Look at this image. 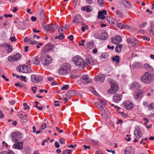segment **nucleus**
Returning a JSON list of instances; mask_svg holds the SVG:
<instances>
[{
  "instance_id": "25",
  "label": "nucleus",
  "mask_w": 154,
  "mask_h": 154,
  "mask_svg": "<svg viewBox=\"0 0 154 154\" xmlns=\"http://www.w3.org/2000/svg\"><path fill=\"white\" fill-rule=\"evenodd\" d=\"M75 92L73 90L69 91L66 93L67 97L69 98H71L73 95H75Z\"/></svg>"
},
{
  "instance_id": "27",
  "label": "nucleus",
  "mask_w": 154,
  "mask_h": 154,
  "mask_svg": "<svg viewBox=\"0 0 154 154\" xmlns=\"http://www.w3.org/2000/svg\"><path fill=\"white\" fill-rule=\"evenodd\" d=\"M100 39L106 40L107 38L108 35L107 32H104L101 35Z\"/></svg>"
},
{
  "instance_id": "44",
  "label": "nucleus",
  "mask_w": 154,
  "mask_h": 154,
  "mask_svg": "<svg viewBox=\"0 0 154 154\" xmlns=\"http://www.w3.org/2000/svg\"><path fill=\"white\" fill-rule=\"evenodd\" d=\"M119 113L122 115L123 117L127 118L128 117V115L127 114L124 113L123 112H120Z\"/></svg>"
},
{
  "instance_id": "52",
  "label": "nucleus",
  "mask_w": 154,
  "mask_h": 154,
  "mask_svg": "<svg viewBox=\"0 0 154 154\" xmlns=\"http://www.w3.org/2000/svg\"><path fill=\"white\" fill-rule=\"evenodd\" d=\"M47 127V124L46 123H44L41 126L40 129H42V130L45 128Z\"/></svg>"
},
{
  "instance_id": "46",
  "label": "nucleus",
  "mask_w": 154,
  "mask_h": 154,
  "mask_svg": "<svg viewBox=\"0 0 154 154\" xmlns=\"http://www.w3.org/2000/svg\"><path fill=\"white\" fill-rule=\"evenodd\" d=\"M148 108L150 110H152L154 109V103H152L149 106Z\"/></svg>"
},
{
  "instance_id": "28",
  "label": "nucleus",
  "mask_w": 154,
  "mask_h": 154,
  "mask_svg": "<svg viewBox=\"0 0 154 154\" xmlns=\"http://www.w3.org/2000/svg\"><path fill=\"white\" fill-rule=\"evenodd\" d=\"M39 17L40 20H44L45 19V15L43 10L41 11Z\"/></svg>"
},
{
  "instance_id": "37",
  "label": "nucleus",
  "mask_w": 154,
  "mask_h": 154,
  "mask_svg": "<svg viewBox=\"0 0 154 154\" xmlns=\"http://www.w3.org/2000/svg\"><path fill=\"white\" fill-rule=\"evenodd\" d=\"M98 18H101L103 20L105 19V17L103 14H102L101 11H100L98 13Z\"/></svg>"
},
{
  "instance_id": "5",
  "label": "nucleus",
  "mask_w": 154,
  "mask_h": 154,
  "mask_svg": "<svg viewBox=\"0 0 154 154\" xmlns=\"http://www.w3.org/2000/svg\"><path fill=\"white\" fill-rule=\"evenodd\" d=\"M110 82L111 88L108 91V93L109 94L115 93L118 89V86L116 82L113 80H110Z\"/></svg>"
},
{
  "instance_id": "16",
  "label": "nucleus",
  "mask_w": 154,
  "mask_h": 154,
  "mask_svg": "<svg viewBox=\"0 0 154 154\" xmlns=\"http://www.w3.org/2000/svg\"><path fill=\"white\" fill-rule=\"evenodd\" d=\"M105 78V76L104 75L99 74V75H97L95 76L94 80L96 82L100 81L102 83L104 82Z\"/></svg>"
},
{
  "instance_id": "63",
  "label": "nucleus",
  "mask_w": 154,
  "mask_h": 154,
  "mask_svg": "<svg viewBox=\"0 0 154 154\" xmlns=\"http://www.w3.org/2000/svg\"><path fill=\"white\" fill-rule=\"evenodd\" d=\"M10 39L11 41L12 42H14L16 41V39L15 38V37L14 36H13L12 37H11L10 38Z\"/></svg>"
},
{
  "instance_id": "14",
  "label": "nucleus",
  "mask_w": 154,
  "mask_h": 154,
  "mask_svg": "<svg viewBox=\"0 0 154 154\" xmlns=\"http://www.w3.org/2000/svg\"><path fill=\"white\" fill-rule=\"evenodd\" d=\"M134 134L135 136L138 138H140L143 135L140 131V128L139 126H136L135 128V130L134 131Z\"/></svg>"
},
{
  "instance_id": "43",
  "label": "nucleus",
  "mask_w": 154,
  "mask_h": 154,
  "mask_svg": "<svg viewBox=\"0 0 154 154\" xmlns=\"http://www.w3.org/2000/svg\"><path fill=\"white\" fill-rule=\"evenodd\" d=\"M29 42L31 45H34L37 42L36 41L31 38H30L29 40Z\"/></svg>"
},
{
  "instance_id": "30",
  "label": "nucleus",
  "mask_w": 154,
  "mask_h": 154,
  "mask_svg": "<svg viewBox=\"0 0 154 154\" xmlns=\"http://www.w3.org/2000/svg\"><path fill=\"white\" fill-rule=\"evenodd\" d=\"M132 46L133 47H137L138 44V41L136 39H134L131 42Z\"/></svg>"
},
{
  "instance_id": "55",
  "label": "nucleus",
  "mask_w": 154,
  "mask_h": 154,
  "mask_svg": "<svg viewBox=\"0 0 154 154\" xmlns=\"http://www.w3.org/2000/svg\"><path fill=\"white\" fill-rule=\"evenodd\" d=\"M131 27L129 26L126 24H123V29H130Z\"/></svg>"
},
{
  "instance_id": "45",
  "label": "nucleus",
  "mask_w": 154,
  "mask_h": 154,
  "mask_svg": "<svg viewBox=\"0 0 154 154\" xmlns=\"http://www.w3.org/2000/svg\"><path fill=\"white\" fill-rule=\"evenodd\" d=\"M116 14L118 15L119 17H122V14L119 10H117L116 12Z\"/></svg>"
},
{
  "instance_id": "40",
  "label": "nucleus",
  "mask_w": 154,
  "mask_h": 154,
  "mask_svg": "<svg viewBox=\"0 0 154 154\" xmlns=\"http://www.w3.org/2000/svg\"><path fill=\"white\" fill-rule=\"evenodd\" d=\"M25 151L26 154H30L31 153V150L29 147H26L25 148Z\"/></svg>"
},
{
  "instance_id": "22",
  "label": "nucleus",
  "mask_w": 154,
  "mask_h": 154,
  "mask_svg": "<svg viewBox=\"0 0 154 154\" xmlns=\"http://www.w3.org/2000/svg\"><path fill=\"white\" fill-rule=\"evenodd\" d=\"M81 9L82 11H86L88 12L91 11L92 10V8L90 5L82 7L81 8Z\"/></svg>"
},
{
  "instance_id": "10",
  "label": "nucleus",
  "mask_w": 154,
  "mask_h": 154,
  "mask_svg": "<svg viewBox=\"0 0 154 154\" xmlns=\"http://www.w3.org/2000/svg\"><path fill=\"white\" fill-rule=\"evenodd\" d=\"M53 48V46L51 43L47 44L44 48L42 51L43 54H45L49 52Z\"/></svg>"
},
{
  "instance_id": "21",
  "label": "nucleus",
  "mask_w": 154,
  "mask_h": 154,
  "mask_svg": "<svg viewBox=\"0 0 154 154\" xmlns=\"http://www.w3.org/2000/svg\"><path fill=\"white\" fill-rule=\"evenodd\" d=\"M81 21V17L80 15H77L74 17V20L72 21V23L75 22L76 23H79Z\"/></svg>"
},
{
  "instance_id": "6",
  "label": "nucleus",
  "mask_w": 154,
  "mask_h": 154,
  "mask_svg": "<svg viewBox=\"0 0 154 154\" xmlns=\"http://www.w3.org/2000/svg\"><path fill=\"white\" fill-rule=\"evenodd\" d=\"M22 135L21 133L19 132L13 133L11 134L12 141L15 143L21 140L22 138Z\"/></svg>"
},
{
  "instance_id": "53",
  "label": "nucleus",
  "mask_w": 154,
  "mask_h": 154,
  "mask_svg": "<svg viewBox=\"0 0 154 154\" xmlns=\"http://www.w3.org/2000/svg\"><path fill=\"white\" fill-rule=\"evenodd\" d=\"M8 43H4L3 44H0V47H3L4 48L5 47H6L7 46H8Z\"/></svg>"
},
{
  "instance_id": "19",
  "label": "nucleus",
  "mask_w": 154,
  "mask_h": 154,
  "mask_svg": "<svg viewBox=\"0 0 154 154\" xmlns=\"http://www.w3.org/2000/svg\"><path fill=\"white\" fill-rule=\"evenodd\" d=\"M140 88V85L137 82H133L131 86V89H136L139 90Z\"/></svg>"
},
{
  "instance_id": "49",
  "label": "nucleus",
  "mask_w": 154,
  "mask_h": 154,
  "mask_svg": "<svg viewBox=\"0 0 154 154\" xmlns=\"http://www.w3.org/2000/svg\"><path fill=\"white\" fill-rule=\"evenodd\" d=\"M31 89L34 93H35L36 90L37 89V87L34 86L32 87Z\"/></svg>"
},
{
  "instance_id": "59",
  "label": "nucleus",
  "mask_w": 154,
  "mask_h": 154,
  "mask_svg": "<svg viewBox=\"0 0 154 154\" xmlns=\"http://www.w3.org/2000/svg\"><path fill=\"white\" fill-rule=\"evenodd\" d=\"M125 154H133L129 151H127V149H125L124 150Z\"/></svg>"
},
{
  "instance_id": "38",
  "label": "nucleus",
  "mask_w": 154,
  "mask_h": 154,
  "mask_svg": "<svg viewBox=\"0 0 154 154\" xmlns=\"http://www.w3.org/2000/svg\"><path fill=\"white\" fill-rule=\"evenodd\" d=\"M124 5L126 7L129 8L131 7V4L130 2L128 1H127L125 2L124 4Z\"/></svg>"
},
{
  "instance_id": "64",
  "label": "nucleus",
  "mask_w": 154,
  "mask_h": 154,
  "mask_svg": "<svg viewBox=\"0 0 154 154\" xmlns=\"http://www.w3.org/2000/svg\"><path fill=\"white\" fill-rule=\"evenodd\" d=\"M55 146L56 148H58L60 147V145L59 143L57 142H56L55 143Z\"/></svg>"
},
{
  "instance_id": "11",
  "label": "nucleus",
  "mask_w": 154,
  "mask_h": 154,
  "mask_svg": "<svg viewBox=\"0 0 154 154\" xmlns=\"http://www.w3.org/2000/svg\"><path fill=\"white\" fill-rule=\"evenodd\" d=\"M21 55L20 54L17 53L14 56H10L8 57V59L9 61H17L21 57Z\"/></svg>"
},
{
  "instance_id": "34",
  "label": "nucleus",
  "mask_w": 154,
  "mask_h": 154,
  "mask_svg": "<svg viewBox=\"0 0 154 154\" xmlns=\"http://www.w3.org/2000/svg\"><path fill=\"white\" fill-rule=\"evenodd\" d=\"M6 48H8V49L7 50L6 52L7 53H9L12 51L13 49L12 46L9 44H8Z\"/></svg>"
},
{
  "instance_id": "23",
  "label": "nucleus",
  "mask_w": 154,
  "mask_h": 154,
  "mask_svg": "<svg viewBox=\"0 0 154 154\" xmlns=\"http://www.w3.org/2000/svg\"><path fill=\"white\" fill-rule=\"evenodd\" d=\"M142 65L140 63L134 62L132 65V68L134 69H138L141 68Z\"/></svg>"
},
{
  "instance_id": "47",
  "label": "nucleus",
  "mask_w": 154,
  "mask_h": 154,
  "mask_svg": "<svg viewBox=\"0 0 154 154\" xmlns=\"http://www.w3.org/2000/svg\"><path fill=\"white\" fill-rule=\"evenodd\" d=\"M98 2L99 5L103 7L104 5L103 4V0H98Z\"/></svg>"
},
{
  "instance_id": "9",
  "label": "nucleus",
  "mask_w": 154,
  "mask_h": 154,
  "mask_svg": "<svg viewBox=\"0 0 154 154\" xmlns=\"http://www.w3.org/2000/svg\"><path fill=\"white\" fill-rule=\"evenodd\" d=\"M122 106L127 110H131L134 107V105L132 102L129 100L124 101L122 104Z\"/></svg>"
},
{
  "instance_id": "48",
  "label": "nucleus",
  "mask_w": 154,
  "mask_h": 154,
  "mask_svg": "<svg viewBox=\"0 0 154 154\" xmlns=\"http://www.w3.org/2000/svg\"><path fill=\"white\" fill-rule=\"evenodd\" d=\"M117 25L118 27L121 29H123V24L121 23H118L117 24Z\"/></svg>"
},
{
  "instance_id": "51",
  "label": "nucleus",
  "mask_w": 154,
  "mask_h": 154,
  "mask_svg": "<svg viewBox=\"0 0 154 154\" xmlns=\"http://www.w3.org/2000/svg\"><path fill=\"white\" fill-rule=\"evenodd\" d=\"M60 143L62 144H64L65 143V140L63 138H60L59 140Z\"/></svg>"
},
{
  "instance_id": "62",
  "label": "nucleus",
  "mask_w": 154,
  "mask_h": 154,
  "mask_svg": "<svg viewBox=\"0 0 154 154\" xmlns=\"http://www.w3.org/2000/svg\"><path fill=\"white\" fill-rule=\"evenodd\" d=\"M81 42H82V43H79V45L80 46H83L84 45V43L85 42V40L82 39V40Z\"/></svg>"
},
{
  "instance_id": "20",
  "label": "nucleus",
  "mask_w": 154,
  "mask_h": 154,
  "mask_svg": "<svg viewBox=\"0 0 154 154\" xmlns=\"http://www.w3.org/2000/svg\"><path fill=\"white\" fill-rule=\"evenodd\" d=\"M134 98L137 99L139 98L143 97V93L141 91H137L134 92Z\"/></svg>"
},
{
  "instance_id": "57",
  "label": "nucleus",
  "mask_w": 154,
  "mask_h": 154,
  "mask_svg": "<svg viewBox=\"0 0 154 154\" xmlns=\"http://www.w3.org/2000/svg\"><path fill=\"white\" fill-rule=\"evenodd\" d=\"M77 146V145L76 144H74V145H70L68 146V147L69 148L71 147L72 148H74L75 147Z\"/></svg>"
},
{
  "instance_id": "36",
  "label": "nucleus",
  "mask_w": 154,
  "mask_h": 154,
  "mask_svg": "<svg viewBox=\"0 0 154 154\" xmlns=\"http://www.w3.org/2000/svg\"><path fill=\"white\" fill-rule=\"evenodd\" d=\"M18 24L20 28H23L24 26V21L22 20L19 21Z\"/></svg>"
},
{
  "instance_id": "2",
  "label": "nucleus",
  "mask_w": 154,
  "mask_h": 154,
  "mask_svg": "<svg viewBox=\"0 0 154 154\" xmlns=\"http://www.w3.org/2000/svg\"><path fill=\"white\" fill-rule=\"evenodd\" d=\"M153 75L149 72H146L140 78L141 81L143 83L148 84L153 81Z\"/></svg>"
},
{
  "instance_id": "26",
  "label": "nucleus",
  "mask_w": 154,
  "mask_h": 154,
  "mask_svg": "<svg viewBox=\"0 0 154 154\" xmlns=\"http://www.w3.org/2000/svg\"><path fill=\"white\" fill-rule=\"evenodd\" d=\"M53 28L52 24L47 25L45 26L44 28V29L47 32H50L51 29Z\"/></svg>"
},
{
  "instance_id": "50",
  "label": "nucleus",
  "mask_w": 154,
  "mask_h": 154,
  "mask_svg": "<svg viewBox=\"0 0 154 154\" xmlns=\"http://www.w3.org/2000/svg\"><path fill=\"white\" fill-rule=\"evenodd\" d=\"M101 35H100L98 33H95L94 35V37L96 39H100V38Z\"/></svg>"
},
{
  "instance_id": "4",
  "label": "nucleus",
  "mask_w": 154,
  "mask_h": 154,
  "mask_svg": "<svg viewBox=\"0 0 154 154\" xmlns=\"http://www.w3.org/2000/svg\"><path fill=\"white\" fill-rule=\"evenodd\" d=\"M41 60L43 65L47 66L52 62V59L50 55L46 54L42 57Z\"/></svg>"
},
{
  "instance_id": "31",
  "label": "nucleus",
  "mask_w": 154,
  "mask_h": 154,
  "mask_svg": "<svg viewBox=\"0 0 154 154\" xmlns=\"http://www.w3.org/2000/svg\"><path fill=\"white\" fill-rule=\"evenodd\" d=\"M33 64L36 65H38L39 62V58L38 57H34L33 59Z\"/></svg>"
},
{
  "instance_id": "13",
  "label": "nucleus",
  "mask_w": 154,
  "mask_h": 154,
  "mask_svg": "<svg viewBox=\"0 0 154 154\" xmlns=\"http://www.w3.org/2000/svg\"><path fill=\"white\" fill-rule=\"evenodd\" d=\"M122 40L121 37L117 35L114 37L112 38L111 42L113 44L117 45L119 44L122 41Z\"/></svg>"
},
{
  "instance_id": "1",
  "label": "nucleus",
  "mask_w": 154,
  "mask_h": 154,
  "mask_svg": "<svg viewBox=\"0 0 154 154\" xmlns=\"http://www.w3.org/2000/svg\"><path fill=\"white\" fill-rule=\"evenodd\" d=\"M70 64L68 63H64L60 67L59 73L61 75H66L70 71Z\"/></svg>"
},
{
  "instance_id": "60",
  "label": "nucleus",
  "mask_w": 154,
  "mask_h": 154,
  "mask_svg": "<svg viewBox=\"0 0 154 154\" xmlns=\"http://www.w3.org/2000/svg\"><path fill=\"white\" fill-rule=\"evenodd\" d=\"M15 85L16 87L19 86L20 88H23V85L21 84H19L18 83H16L15 84Z\"/></svg>"
},
{
  "instance_id": "15",
  "label": "nucleus",
  "mask_w": 154,
  "mask_h": 154,
  "mask_svg": "<svg viewBox=\"0 0 154 154\" xmlns=\"http://www.w3.org/2000/svg\"><path fill=\"white\" fill-rule=\"evenodd\" d=\"M31 80L34 83H37L41 81L42 79V76H38L37 77L34 75H32L31 76Z\"/></svg>"
},
{
  "instance_id": "35",
  "label": "nucleus",
  "mask_w": 154,
  "mask_h": 154,
  "mask_svg": "<svg viewBox=\"0 0 154 154\" xmlns=\"http://www.w3.org/2000/svg\"><path fill=\"white\" fill-rule=\"evenodd\" d=\"M112 60L113 61L116 62V63H119L120 62L119 57L118 56H116L112 58Z\"/></svg>"
},
{
  "instance_id": "7",
  "label": "nucleus",
  "mask_w": 154,
  "mask_h": 154,
  "mask_svg": "<svg viewBox=\"0 0 154 154\" xmlns=\"http://www.w3.org/2000/svg\"><path fill=\"white\" fill-rule=\"evenodd\" d=\"M17 70L18 72L25 73H30L31 72V70L29 66L25 65H23L17 67Z\"/></svg>"
},
{
  "instance_id": "24",
  "label": "nucleus",
  "mask_w": 154,
  "mask_h": 154,
  "mask_svg": "<svg viewBox=\"0 0 154 154\" xmlns=\"http://www.w3.org/2000/svg\"><path fill=\"white\" fill-rule=\"evenodd\" d=\"M144 67L149 72H152L153 71V67L148 64L145 63L144 65Z\"/></svg>"
},
{
  "instance_id": "12",
  "label": "nucleus",
  "mask_w": 154,
  "mask_h": 154,
  "mask_svg": "<svg viewBox=\"0 0 154 154\" xmlns=\"http://www.w3.org/2000/svg\"><path fill=\"white\" fill-rule=\"evenodd\" d=\"M81 81L83 84L89 83L92 82L89 76L87 75H83L81 78Z\"/></svg>"
},
{
  "instance_id": "18",
  "label": "nucleus",
  "mask_w": 154,
  "mask_h": 154,
  "mask_svg": "<svg viewBox=\"0 0 154 154\" xmlns=\"http://www.w3.org/2000/svg\"><path fill=\"white\" fill-rule=\"evenodd\" d=\"M121 96L120 95L118 94H114L113 97V101L116 103L119 102L121 100Z\"/></svg>"
},
{
  "instance_id": "39",
  "label": "nucleus",
  "mask_w": 154,
  "mask_h": 154,
  "mask_svg": "<svg viewBox=\"0 0 154 154\" xmlns=\"http://www.w3.org/2000/svg\"><path fill=\"white\" fill-rule=\"evenodd\" d=\"M64 37V35L63 33H60L59 35H58L55 37L56 39H58L60 40H62Z\"/></svg>"
},
{
  "instance_id": "54",
  "label": "nucleus",
  "mask_w": 154,
  "mask_h": 154,
  "mask_svg": "<svg viewBox=\"0 0 154 154\" xmlns=\"http://www.w3.org/2000/svg\"><path fill=\"white\" fill-rule=\"evenodd\" d=\"M71 152L70 149H67L63 151V153L64 154H69Z\"/></svg>"
},
{
  "instance_id": "33",
  "label": "nucleus",
  "mask_w": 154,
  "mask_h": 154,
  "mask_svg": "<svg viewBox=\"0 0 154 154\" xmlns=\"http://www.w3.org/2000/svg\"><path fill=\"white\" fill-rule=\"evenodd\" d=\"M122 47L121 44L118 45L116 47L115 51L117 53H119L121 51V48Z\"/></svg>"
},
{
  "instance_id": "61",
  "label": "nucleus",
  "mask_w": 154,
  "mask_h": 154,
  "mask_svg": "<svg viewBox=\"0 0 154 154\" xmlns=\"http://www.w3.org/2000/svg\"><path fill=\"white\" fill-rule=\"evenodd\" d=\"M7 153L8 154H14V152L11 149H9L7 151Z\"/></svg>"
},
{
  "instance_id": "29",
  "label": "nucleus",
  "mask_w": 154,
  "mask_h": 154,
  "mask_svg": "<svg viewBox=\"0 0 154 154\" xmlns=\"http://www.w3.org/2000/svg\"><path fill=\"white\" fill-rule=\"evenodd\" d=\"M95 105L101 111L103 110V108L100 103L98 102H97L95 103Z\"/></svg>"
},
{
  "instance_id": "17",
  "label": "nucleus",
  "mask_w": 154,
  "mask_h": 154,
  "mask_svg": "<svg viewBox=\"0 0 154 154\" xmlns=\"http://www.w3.org/2000/svg\"><path fill=\"white\" fill-rule=\"evenodd\" d=\"M12 148L14 149L21 150L23 148V142H17L13 145Z\"/></svg>"
},
{
  "instance_id": "8",
  "label": "nucleus",
  "mask_w": 154,
  "mask_h": 154,
  "mask_svg": "<svg viewBox=\"0 0 154 154\" xmlns=\"http://www.w3.org/2000/svg\"><path fill=\"white\" fill-rule=\"evenodd\" d=\"M97 61L94 59L92 57H87L86 60L85 61L83 68H85L86 66L91 64L92 65H94L97 63Z\"/></svg>"
},
{
  "instance_id": "32",
  "label": "nucleus",
  "mask_w": 154,
  "mask_h": 154,
  "mask_svg": "<svg viewBox=\"0 0 154 154\" xmlns=\"http://www.w3.org/2000/svg\"><path fill=\"white\" fill-rule=\"evenodd\" d=\"M94 46V42L93 41L88 42L87 44V46L88 48L90 49L93 48Z\"/></svg>"
},
{
  "instance_id": "3",
  "label": "nucleus",
  "mask_w": 154,
  "mask_h": 154,
  "mask_svg": "<svg viewBox=\"0 0 154 154\" xmlns=\"http://www.w3.org/2000/svg\"><path fill=\"white\" fill-rule=\"evenodd\" d=\"M73 63L76 66H81L83 68L85 61L80 56L77 55L74 56L72 59Z\"/></svg>"
},
{
  "instance_id": "56",
  "label": "nucleus",
  "mask_w": 154,
  "mask_h": 154,
  "mask_svg": "<svg viewBox=\"0 0 154 154\" xmlns=\"http://www.w3.org/2000/svg\"><path fill=\"white\" fill-rule=\"evenodd\" d=\"M68 88H69V85H66L65 86L62 87L61 88V89L62 90H66Z\"/></svg>"
},
{
  "instance_id": "41",
  "label": "nucleus",
  "mask_w": 154,
  "mask_h": 154,
  "mask_svg": "<svg viewBox=\"0 0 154 154\" xmlns=\"http://www.w3.org/2000/svg\"><path fill=\"white\" fill-rule=\"evenodd\" d=\"M82 25H84V26H82L81 28V30L84 32L85 31L86 29L88 28V26L87 25H85L84 23H83Z\"/></svg>"
},
{
  "instance_id": "42",
  "label": "nucleus",
  "mask_w": 154,
  "mask_h": 154,
  "mask_svg": "<svg viewBox=\"0 0 154 154\" xmlns=\"http://www.w3.org/2000/svg\"><path fill=\"white\" fill-rule=\"evenodd\" d=\"M27 117V115H24L23 114H20L19 115V117L21 120L25 119V118Z\"/></svg>"
},
{
  "instance_id": "58",
  "label": "nucleus",
  "mask_w": 154,
  "mask_h": 154,
  "mask_svg": "<svg viewBox=\"0 0 154 154\" xmlns=\"http://www.w3.org/2000/svg\"><path fill=\"white\" fill-rule=\"evenodd\" d=\"M99 101L102 104L105 106H106L107 104L103 100H102L101 99H100L99 100Z\"/></svg>"
}]
</instances>
